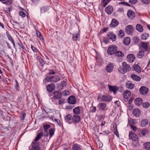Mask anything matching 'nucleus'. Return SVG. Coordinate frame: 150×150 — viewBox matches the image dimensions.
I'll return each mask as SVG.
<instances>
[{
  "label": "nucleus",
  "instance_id": "obj_1",
  "mask_svg": "<svg viewBox=\"0 0 150 150\" xmlns=\"http://www.w3.org/2000/svg\"><path fill=\"white\" fill-rule=\"evenodd\" d=\"M122 67H120L118 69L119 72L123 74H124L127 71H129L131 69L130 66L126 62H123L122 64Z\"/></svg>",
  "mask_w": 150,
  "mask_h": 150
},
{
  "label": "nucleus",
  "instance_id": "obj_2",
  "mask_svg": "<svg viewBox=\"0 0 150 150\" xmlns=\"http://www.w3.org/2000/svg\"><path fill=\"white\" fill-rule=\"evenodd\" d=\"M45 80L47 81L56 82L60 80V77L57 75L49 76L46 77Z\"/></svg>",
  "mask_w": 150,
  "mask_h": 150
},
{
  "label": "nucleus",
  "instance_id": "obj_3",
  "mask_svg": "<svg viewBox=\"0 0 150 150\" xmlns=\"http://www.w3.org/2000/svg\"><path fill=\"white\" fill-rule=\"evenodd\" d=\"M112 98L110 96L99 95L97 99L100 101L109 102L111 100Z\"/></svg>",
  "mask_w": 150,
  "mask_h": 150
},
{
  "label": "nucleus",
  "instance_id": "obj_4",
  "mask_svg": "<svg viewBox=\"0 0 150 150\" xmlns=\"http://www.w3.org/2000/svg\"><path fill=\"white\" fill-rule=\"evenodd\" d=\"M117 50V47L116 46L112 45L109 46L108 49V54L110 55L113 54Z\"/></svg>",
  "mask_w": 150,
  "mask_h": 150
},
{
  "label": "nucleus",
  "instance_id": "obj_5",
  "mask_svg": "<svg viewBox=\"0 0 150 150\" xmlns=\"http://www.w3.org/2000/svg\"><path fill=\"white\" fill-rule=\"evenodd\" d=\"M125 31L127 33L129 34H131L133 33L134 28L131 25H128L125 28Z\"/></svg>",
  "mask_w": 150,
  "mask_h": 150
},
{
  "label": "nucleus",
  "instance_id": "obj_6",
  "mask_svg": "<svg viewBox=\"0 0 150 150\" xmlns=\"http://www.w3.org/2000/svg\"><path fill=\"white\" fill-rule=\"evenodd\" d=\"M97 107L99 109L101 110H107V105L104 103H99L97 105Z\"/></svg>",
  "mask_w": 150,
  "mask_h": 150
},
{
  "label": "nucleus",
  "instance_id": "obj_7",
  "mask_svg": "<svg viewBox=\"0 0 150 150\" xmlns=\"http://www.w3.org/2000/svg\"><path fill=\"white\" fill-rule=\"evenodd\" d=\"M148 88L144 86H141L139 90L140 93L143 95L146 94L148 92Z\"/></svg>",
  "mask_w": 150,
  "mask_h": 150
},
{
  "label": "nucleus",
  "instance_id": "obj_8",
  "mask_svg": "<svg viewBox=\"0 0 150 150\" xmlns=\"http://www.w3.org/2000/svg\"><path fill=\"white\" fill-rule=\"evenodd\" d=\"M132 114L136 117H139L141 115L140 110L137 108L134 109L133 110Z\"/></svg>",
  "mask_w": 150,
  "mask_h": 150
},
{
  "label": "nucleus",
  "instance_id": "obj_9",
  "mask_svg": "<svg viewBox=\"0 0 150 150\" xmlns=\"http://www.w3.org/2000/svg\"><path fill=\"white\" fill-rule=\"evenodd\" d=\"M131 95V92L128 90L125 91L123 93V96L125 100H127L129 98Z\"/></svg>",
  "mask_w": 150,
  "mask_h": 150
},
{
  "label": "nucleus",
  "instance_id": "obj_10",
  "mask_svg": "<svg viewBox=\"0 0 150 150\" xmlns=\"http://www.w3.org/2000/svg\"><path fill=\"white\" fill-rule=\"evenodd\" d=\"M68 101L70 104H75L76 102L75 97L73 96H70L68 99Z\"/></svg>",
  "mask_w": 150,
  "mask_h": 150
},
{
  "label": "nucleus",
  "instance_id": "obj_11",
  "mask_svg": "<svg viewBox=\"0 0 150 150\" xmlns=\"http://www.w3.org/2000/svg\"><path fill=\"white\" fill-rule=\"evenodd\" d=\"M127 60L129 62H132L135 60V57L134 55L132 54H128L127 56Z\"/></svg>",
  "mask_w": 150,
  "mask_h": 150
},
{
  "label": "nucleus",
  "instance_id": "obj_12",
  "mask_svg": "<svg viewBox=\"0 0 150 150\" xmlns=\"http://www.w3.org/2000/svg\"><path fill=\"white\" fill-rule=\"evenodd\" d=\"M32 148L31 150H39L40 149L39 144L38 142H33Z\"/></svg>",
  "mask_w": 150,
  "mask_h": 150
},
{
  "label": "nucleus",
  "instance_id": "obj_13",
  "mask_svg": "<svg viewBox=\"0 0 150 150\" xmlns=\"http://www.w3.org/2000/svg\"><path fill=\"white\" fill-rule=\"evenodd\" d=\"M128 17L130 19H133L135 17V14L133 11L129 10L127 13Z\"/></svg>",
  "mask_w": 150,
  "mask_h": 150
},
{
  "label": "nucleus",
  "instance_id": "obj_14",
  "mask_svg": "<svg viewBox=\"0 0 150 150\" xmlns=\"http://www.w3.org/2000/svg\"><path fill=\"white\" fill-rule=\"evenodd\" d=\"M62 96V94L59 93L57 91H56L54 92V96L52 98L54 99H58L60 98Z\"/></svg>",
  "mask_w": 150,
  "mask_h": 150
},
{
  "label": "nucleus",
  "instance_id": "obj_15",
  "mask_svg": "<svg viewBox=\"0 0 150 150\" xmlns=\"http://www.w3.org/2000/svg\"><path fill=\"white\" fill-rule=\"evenodd\" d=\"M47 90L49 92H51L55 88V85L54 83H51L46 86Z\"/></svg>",
  "mask_w": 150,
  "mask_h": 150
},
{
  "label": "nucleus",
  "instance_id": "obj_16",
  "mask_svg": "<svg viewBox=\"0 0 150 150\" xmlns=\"http://www.w3.org/2000/svg\"><path fill=\"white\" fill-rule=\"evenodd\" d=\"M113 67V64L110 63L106 67V70L107 72H110L112 71Z\"/></svg>",
  "mask_w": 150,
  "mask_h": 150
},
{
  "label": "nucleus",
  "instance_id": "obj_17",
  "mask_svg": "<svg viewBox=\"0 0 150 150\" xmlns=\"http://www.w3.org/2000/svg\"><path fill=\"white\" fill-rule=\"evenodd\" d=\"M129 139L133 140L138 138L137 136L133 132H130L129 134Z\"/></svg>",
  "mask_w": 150,
  "mask_h": 150
},
{
  "label": "nucleus",
  "instance_id": "obj_18",
  "mask_svg": "<svg viewBox=\"0 0 150 150\" xmlns=\"http://www.w3.org/2000/svg\"><path fill=\"white\" fill-rule=\"evenodd\" d=\"M118 24L119 23L116 19H113L112 20L111 24L110 25V26L111 27H115L117 26Z\"/></svg>",
  "mask_w": 150,
  "mask_h": 150
},
{
  "label": "nucleus",
  "instance_id": "obj_19",
  "mask_svg": "<svg viewBox=\"0 0 150 150\" xmlns=\"http://www.w3.org/2000/svg\"><path fill=\"white\" fill-rule=\"evenodd\" d=\"M126 86L128 88L132 89L134 88V84H133L131 81H128L126 83Z\"/></svg>",
  "mask_w": 150,
  "mask_h": 150
},
{
  "label": "nucleus",
  "instance_id": "obj_20",
  "mask_svg": "<svg viewBox=\"0 0 150 150\" xmlns=\"http://www.w3.org/2000/svg\"><path fill=\"white\" fill-rule=\"evenodd\" d=\"M109 38L112 41H115L116 39V36L115 35L112 33L110 32L108 35Z\"/></svg>",
  "mask_w": 150,
  "mask_h": 150
},
{
  "label": "nucleus",
  "instance_id": "obj_21",
  "mask_svg": "<svg viewBox=\"0 0 150 150\" xmlns=\"http://www.w3.org/2000/svg\"><path fill=\"white\" fill-rule=\"evenodd\" d=\"M105 11L108 14L111 13L113 11V8L112 7L110 6H108L105 8Z\"/></svg>",
  "mask_w": 150,
  "mask_h": 150
},
{
  "label": "nucleus",
  "instance_id": "obj_22",
  "mask_svg": "<svg viewBox=\"0 0 150 150\" xmlns=\"http://www.w3.org/2000/svg\"><path fill=\"white\" fill-rule=\"evenodd\" d=\"M80 38V34L79 32L74 33L72 35V38L75 41L79 40Z\"/></svg>",
  "mask_w": 150,
  "mask_h": 150
},
{
  "label": "nucleus",
  "instance_id": "obj_23",
  "mask_svg": "<svg viewBox=\"0 0 150 150\" xmlns=\"http://www.w3.org/2000/svg\"><path fill=\"white\" fill-rule=\"evenodd\" d=\"M131 77L132 79L137 81H139L141 79L140 77L134 74H132L131 75Z\"/></svg>",
  "mask_w": 150,
  "mask_h": 150
},
{
  "label": "nucleus",
  "instance_id": "obj_24",
  "mask_svg": "<svg viewBox=\"0 0 150 150\" xmlns=\"http://www.w3.org/2000/svg\"><path fill=\"white\" fill-rule=\"evenodd\" d=\"M142 103V100L141 98H136L134 100L135 104L138 106L141 105Z\"/></svg>",
  "mask_w": 150,
  "mask_h": 150
},
{
  "label": "nucleus",
  "instance_id": "obj_25",
  "mask_svg": "<svg viewBox=\"0 0 150 150\" xmlns=\"http://www.w3.org/2000/svg\"><path fill=\"white\" fill-rule=\"evenodd\" d=\"M134 70L137 72L139 73L141 71V67L137 64H134L133 66Z\"/></svg>",
  "mask_w": 150,
  "mask_h": 150
},
{
  "label": "nucleus",
  "instance_id": "obj_26",
  "mask_svg": "<svg viewBox=\"0 0 150 150\" xmlns=\"http://www.w3.org/2000/svg\"><path fill=\"white\" fill-rule=\"evenodd\" d=\"M140 45H141V48L142 50L146 51L147 49V45L146 43L142 42L141 43Z\"/></svg>",
  "mask_w": 150,
  "mask_h": 150
},
{
  "label": "nucleus",
  "instance_id": "obj_27",
  "mask_svg": "<svg viewBox=\"0 0 150 150\" xmlns=\"http://www.w3.org/2000/svg\"><path fill=\"white\" fill-rule=\"evenodd\" d=\"M131 41L130 38L128 37H127L124 38L123 41L124 44L126 45H128Z\"/></svg>",
  "mask_w": 150,
  "mask_h": 150
},
{
  "label": "nucleus",
  "instance_id": "obj_28",
  "mask_svg": "<svg viewBox=\"0 0 150 150\" xmlns=\"http://www.w3.org/2000/svg\"><path fill=\"white\" fill-rule=\"evenodd\" d=\"M72 120L74 122H77L80 120V117L78 115H74L72 118Z\"/></svg>",
  "mask_w": 150,
  "mask_h": 150
},
{
  "label": "nucleus",
  "instance_id": "obj_29",
  "mask_svg": "<svg viewBox=\"0 0 150 150\" xmlns=\"http://www.w3.org/2000/svg\"><path fill=\"white\" fill-rule=\"evenodd\" d=\"M133 145L135 146L138 147L139 145V143L137 138L132 140Z\"/></svg>",
  "mask_w": 150,
  "mask_h": 150
},
{
  "label": "nucleus",
  "instance_id": "obj_30",
  "mask_svg": "<svg viewBox=\"0 0 150 150\" xmlns=\"http://www.w3.org/2000/svg\"><path fill=\"white\" fill-rule=\"evenodd\" d=\"M148 121L147 119H143L141 122V125L142 127H144L147 125L148 123Z\"/></svg>",
  "mask_w": 150,
  "mask_h": 150
},
{
  "label": "nucleus",
  "instance_id": "obj_31",
  "mask_svg": "<svg viewBox=\"0 0 150 150\" xmlns=\"http://www.w3.org/2000/svg\"><path fill=\"white\" fill-rule=\"evenodd\" d=\"M72 118V116L70 114H68L65 117V120L66 121L69 123V124H70V123L69 122L71 120Z\"/></svg>",
  "mask_w": 150,
  "mask_h": 150
},
{
  "label": "nucleus",
  "instance_id": "obj_32",
  "mask_svg": "<svg viewBox=\"0 0 150 150\" xmlns=\"http://www.w3.org/2000/svg\"><path fill=\"white\" fill-rule=\"evenodd\" d=\"M149 133L148 131L146 129H143L141 132L140 136H145Z\"/></svg>",
  "mask_w": 150,
  "mask_h": 150
},
{
  "label": "nucleus",
  "instance_id": "obj_33",
  "mask_svg": "<svg viewBox=\"0 0 150 150\" xmlns=\"http://www.w3.org/2000/svg\"><path fill=\"white\" fill-rule=\"evenodd\" d=\"M72 149L73 150H81L79 145L76 144H73Z\"/></svg>",
  "mask_w": 150,
  "mask_h": 150
},
{
  "label": "nucleus",
  "instance_id": "obj_34",
  "mask_svg": "<svg viewBox=\"0 0 150 150\" xmlns=\"http://www.w3.org/2000/svg\"><path fill=\"white\" fill-rule=\"evenodd\" d=\"M73 111L74 114H79L80 112L79 107H77L74 108L73 110Z\"/></svg>",
  "mask_w": 150,
  "mask_h": 150
},
{
  "label": "nucleus",
  "instance_id": "obj_35",
  "mask_svg": "<svg viewBox=\"0 0 150 150\" xmlns=\"http://www.w3.org/2000/svg\"><path fill=\"white\" fill-rule=\"evenodd\" d=\"M144 148L147 150H150V143L147 142L144 144Z\"/></svg>",
  "mask_w": 150,
  "mask_h": 150
},
{
  "label": "nucleus",
  "instance_id": "obj_36",
  "mask_svg": "<svg viewBox=\"0 0 150 150\" xmlns=\"http://www.w3.org/2000/svg\"><path fill=\"white\" fill-rule=\"evenodd\" d=\"M42 136V133L41 132L38 134L36 137L35 138V140L33 142H38L37 141L40 139L41 137Z\"/></svg>",
  "mask_w": 150,
  "mask_h": 150
},
{
  "label": "nucleus",
  "instance_id": "obj_37",
  "mask_svg": "<svg viewBox=\"0 0 150 150\" xmlns=\"http://www.w3.org/2000/svg\"><path fill=\"white\" fill-rule=\"evenodd\" d=\"M136 29L139 32H141L143 31L142 26L140 24H137L136 26Z\"/></svg>",
  "mask_w": 150,
  "mask_h": 150
},
{
  "label": "nucleus",
  "instance_id": "obj_38",
  "mask_svg": "<svg viewBox=\"0 0 150 150\" xmlns=\"http://www.w3.org/2000/svg\"><path fill=\"white\" fill-rule=\"evenodd\" d=\"M144 51H140L138 54V57L139 58H142L144 57Z\"/></svg>",
  "mask_w": 150,
  "mask_h": 150
},
{
  "label": "nucleus",
  "instance_id": "obj_39",
  "mask_svg": "<svg viewBox=\"0 0 150 150\" xmlns=\"http://www.w3.org/2000/svg\"><path fill=\"white\" fill-rule=\"evenodd\" d=\"M115 55L117 57H123L124 54H123L122 52L120 51H117L115 52Z\"/></svg>",
  "mask_w": 150,
  "mask_h": 150
},
{
  "label": "nucleus",
  "instance_id": "obj_40",
  "mask_svg": "<svg viewBox=\"0 0 150 150\" xmlns=\"http://www.w3.org/2000/svg\"><path fill=\"white\" fill-rule=\"evenodd\" d=\"M148 37L149 35L146 33L143 34L141 35V39L142 40H146L148 38Z\"/></svg>",
  "mask_w": 150,
  "mask_h": 150
},
{
  "label": "nucleus",
  "instance_id": "obj_41",
  "mask_svg": "<svg viewBox=\"0 0 150 150\" xmlns=\"http://www.w3.org/2000/svg\"><path fill=\"white\" fill-rule=\"evenodd\" d=\"M109 87L110 91H113L115 93L117 91V89L114 87L111 86H110L109 85Z\"/></svg>",
  "mask_w": 150,
  "mask_h": 150
},
{
  "label": "nucleus",
  "instance_id": "obj_42",
  "mask_svg": "<svg viewBox=\"0 0 150 150\" xmlns=\"http://www.w3.org/2000/svg\"><path fill=\"white\" fill-rule=\"evenodd\" d=\"M110 1V0H102L103 3V6L104 7H105L108 3Z\"/></svg>",
  "mask_w": 150,
  "mask_h": 150
},
{
  "label": "nucleus",
  "instance_id": "obj_43",
  "mask_svg": "<svg viewBox=\"0 0 150 150\" xmlns=\"http://www.w3.org/2000/svg\"><path fill=\"white\" fill-rule=\"evenodd\" d=\"M48 9L49 8L48 7L44 6L41 8V12L44 13L47 11Z\"/></svg>",
  "mask_w": 150,
  "mask_h": 150
},
{
  "label": "nucleus",
  "instance_id": "obj_44",
  "mask_svg": "<svg viewBox=\"0 0 150 150\" xmlns=\"http://www.w3.org/2000/svg\"><path fill=\"white\" fill-rule=\"evenodd\" d=\"M119 36L121 38H122L124 36V33L122 30H120L119 31Z\"/></svg>",
  "mask_w": 150,
  "mask_h": 150
},
{
  "label": "nucleus",
  "instance_id": "obj_45",
  "mask_svg": "<svg viewBox=\"0 0 150 150\" xmlns=\"http://www.w3.org/2000/svg\"><path fill=\"white\" fill-rule=\"evenodd\" d=\"M19 16H22L23 18L25 17L26 16V14L25 12L21 11L19 13Z\"/></svg>",
  "mask_w": 150,
  "mask_h": 150
},
{
  "label": "nucleus",
  "instance_id": "obj_46",
  "mask_svg": "<svg viewBox=\"0 0 150 150\" xmlns=\"http://www.w3.org/2000/svg\"><path fill=\"white\" fill-rule=\"evenodd\" d=\"M36 34L38 37L41 40H43V38L41 33L39 31H36Z\"/></svg>",
  "mask_w": 150,
  "mask_h": 150
},
{
  "label": "nucleus",
  "instance_id": "obj_47",
  "mask_svg": "<svg viewBox=\"0 0 150 150\" xmlns=\"http://www.w3.org/2000/svg\"><path fill=\"white\" fill-rule=\"evenodd\" d=\"M129 121L130 122V123L131 125L135 124L137 122L136 120L133 119H131V120H130Z\"/></svg>",
  "mask_w": 150,
  "mask_h": 150
},
{
  "label": "nucleus",
  "instance_id": "obj_48",
  "mask_svg": "<svg viewBox=\"0 0 150 150\" xmlns=\"http://www.w3.org/2000/svg\"><path fill=\"white\" fill-rule=\"evenodd\" d=\"M142 106L144 108H147L149 107V103L146 102L143 104Z\"/></svg>",
  "mask_w": 150,
  "mask_h": 150
},
{
  "label": "nucleus",
  "instance_id": "obj_49",
  "mask_svg": "<svg viewBox=\"0 0 150 150\" xmlns=\"http://www.w3.org/2000/svg\"><path fill=\"white\" fill-rule=\"evenodd\" d=\"M64 96H67L69 94V91L65 90L64 91L62 94Z\"/></svg>",
  "mask_w": 150,
  "mask_h": 150
},
{
  "label": "nucleus",
  "instance_id": "obj_50",
  "mask_svg": "<svg viewBox=\"0 0 150 150\" xmlns=\"http://www.w3.org/2000/svg\"><path fill=\"white\" fill-rule=\"evenodd\" d=\"M54 131L53 129H52L49 131V134L50 138L53 135L54 133Z\"/></svg>",
  "mask_w": 150,
  "mask_h": 150
},
{
  "label": "nucleus",
  "instance_id": "obj_51",
  "mask_svg": "<svg viewBox=\"0 0 150 150\" xmlns=\"http://www.w3.org/2000/svg\"><path fill=\"white\" fill-rule=\"evenodd\" d=\"M137 1V0H129V2L133 4H136Z\"/></svg>",
  "mask_w": 150,
  "mask_h": 150
},
{
  "label": "nucleus",
  "instance_id": "obj_52",
  "mask_svg": "<svg viewBox=\"0 0 150 150\" xmlns=\"http://www.w3.org/2000/svg\"><path fill=\"white\" fill-rule=\"evenodd\" d=\"M139 38L137 37H134L133 38V41L135 43H137L139 41Z\"/></svg>",
  "mask_w": 150,
  "mask_h": 150
},
{
  "label": "nucleus",
  "instance_id": "obj_53",
  "mask_svg": "<svg viewBox=\"0 0 150 150\" xmlns=\"http://www.w3.org/2000/svg\"><path fill=\"white\" fill-rule=\"evenodd\" d=\"M8 39L14 45V42L13 40L11 37L10 35H8Z\"/></svg>",
  "mask_w": 150,
  "mask_h": 150
},
{
  "label": "nucleus",
  "instance_id": "obj_54",
  "mask_svg": "<svg viewBox=\"0 0 150 150\" xmlns=\"http://www.w3.org/2000/svg\"><path fill=\"white\" fill-rule=\"evenodd\" d=\"M64 103V99L62 98L59 101V104L60 105L63 104Z\"/></svg>",
  "mask_w": 150,
  "mask_h": 150
},
{
  "label": "nucleus",
  "instance_id": "obj_55",
  "mask_svg": "<svg viewBox=\"0 0 150 150\" xmlns=\"http://www.w3.org/2000/svg\"><path fill=\"white\" fill-rule=\"evenodd\" d=\"M141 1L145 4H148L150 3V0H141Z\"/></svg>",
  "mask_w": 150,
  "mask_h": 150
},
{
  "label": "nucleus",
  "instance_id": "obj_56",
  "mask_svg": "<svg viewBox=\"0 0 150 150\" xmlns=\"http://www.w3.org/2000/svg\"><path fill=\"white\" fill-rule=\"evenodd\" d=\"M50 127V125H49L47 124L44 125V128L45 129V131L46 132Z\"/></svg>",
  "mask_w": 150,
  "mask_h": 150
},
{
  "label": "nucleus",
  "instance_id": "obj_57",
  "mask_svg": "<svg viewBox=\"0 0 150 150\" xmlns=\"http://www.w3.org/2000/svg\"><path fill=\"white\" fill-rule=\"evenodd\" d=\"M31 48L34 52H37V50L32 45H31Z\"/></svg>",
  "mask_w": 150,
  "mask_h": 150
},
{
  "label": "nucleus",
  "instance_id": "obj_58",
  "mask_svg": "<svg viewBox=\"0 0 150 150\" xmlns=\"http://www.w3.org/2000/svg\"><path fill=\"white\" fill-rule=\"evenodd\" d=\"M16 85L15 86V88L16 90L18 91V89L19 88L18 84V83L17 81L16 80Z\"/></svg>",
  "mask_w": 150,
  "mask_h": 150
},
{
  "label": "nucleus",
  "instance_id": "obj_59",
  "mask_svg": "<svg viewBox=\"0 0 150 150\" xmlns=\"http://www.w3.org/2000/svg\"><path fill=\"white\" fill-rule=\"evenodd\" d=\"M61 84L62 87H64L66 86V81H63L62 82Z\"/></svg>",
  "mask_w": 150,
  "mask_h": 150
},
{
  "label": "nucleus",
  "instance_id": "obj_60",
  "mask_svg": "<svg viewBox=\"0 0 150 150\" xmlns=\"http://www.w3.org/2000/svg\"><path fill=\"white\" fill-rule=\"evenodd\" d=\"M74 107V106L69 105L66 106V108L67 109H71L73 108Z\"/></svg>",
  "mask_w": 150,
  "mask_h": 150
},
{
  "label": "nucleus",
  "instance_id": "obj_61",
  "mask_svg": "<svg viewBox=\"0 0 150 150\" xmlns=\"http://www.w3.org/2000/svg\"><path fill=\"white\" fill-rule=\"evenodd\" d=\"M130 127L133 131H136L137 130V128L136 127L132 125H131Z\"/></svg>",
  "mask_w": 150,
  "mask_h": 150
},
{
  "label": "nucleus",
  "instance_id": "obj_62",
  "mask_svg": "<svg viewBox=\"0 0 150 150\" xmlns=\"http://www.w3.org/2000/svg\"><path fill=\"white\" fill-rule=\"evenodd\" d=\"M55 73V72L53 70H50L49 73V74H54Z\"/></svg>",
  "mask_w": 150,
  "mask_h": 150
},
{
  "label": "nucleus",
  "instance_id": "obj_63",
  "mask_svg": "<svg viewBox=\"0 0 150 150\" xmlns=\"http://www.w3.org/2000/svg\"><path fill=\"white\" fill-rule=\"evenodd\" d=\"M12 2V0H8L7 2H3V3L4 4H10Z\"/></svg>",
  "mask_w": 150,
  "mask_h": 150
},
{
  "label": "nucleus",
  "instance_id": "obj_64",
  "mask_svg": "<svg viewBox=\"0 0 150 150\" xmlns=\"http://www.w3.org/2000/svg\"><path fill=\"white\" fill-rule=\"evenodd\" d=\"M40 62L42 66H43L44 64V63L43 59H41L40 60Z\"/></svg>",
  "mask_w": 150,
  "mask_h": 150
}]
</instances>
